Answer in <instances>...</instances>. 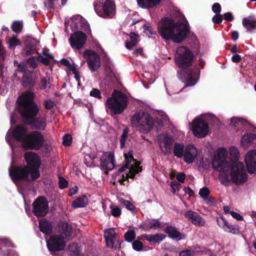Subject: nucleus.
<instances>
[{
	"instance_id": "obj_49",
	"label": "nucleus",
	"mask_w": 256,
	"mask_h": 256,
	"mask_svg": "<svg viewBox=\"0 0 256 256\" xmlns=\"http://www.w3.org/2000/svg\"><path fill=\"white\" fill-rule=\"evenodd\" d=\"M132 246L134 250L140 251L142 250L143 244L138 240H134L132 244Z\"/></svg>"
},
{
	"instance_id": "obj_63",
	"label": "nucleus",
	"mask_w": 256,
	"mask_h": 256,
	"mask_svg": "<svg viewBox=\"0 0 256 256\" xmlns=\"http://www.w3.org/2000/svg\"><path fill=\"white\" fill-rule=\"evenodd\" d=\"M50 84V81H48L47 79L45 77H42L40 80V88L42 90H45L47 88V84Z\"/></svg>"
},
{
	"instance_id": "obj_2",
	"label": "nucleus",
	"mask_w": 256,
	"mask_h": 256,
	"mask_svg": "<svg viewBox=\"0 0 256 256\" xmlns=\"http://www.w3.org/2000/svg\"><path fill=\"white\" fill-rule=\"evenodd\" d=\"M176 64L180 70L177 76L186 84L184 88L194 86L197 82L200 75V69L192 64L194 54L188 48L180 46L176 50Z\"/></svg>"
},
{
	"instance_id": "obj_53",
	"label": "nucleus",
	"mask_w": 256,
	"mask_h": 256,
	"mask_svg": "<svg viewBox=\"0 0 256 256\" xmlns=\"http://www.w3.org/2000/svg\"><path fill=\"white\" fill-rule=\"evenodd\" d=\"M68 182L63 177H60L58 180V186L60 189H64L68 187Z\"/></svg>"
},
{
	"instance_id": "obj_20",
	"label": "nucleus",
	"mask_w": 256,
	"mask_h": 256,
	"mask_svg": "<svg viewBox=\"0 0 256 256\" xmlns=\"http://www.w3.org/2000/svg\"><path fill=\"white\" fill-rule=\"evenodd\" d=\"M245 162L248 172L256 174V150L248 152L245 156Z\"/></svg>"
},
{
	"instance_id": "obj_59",
	"label": "nucleus",
	"mask_w": 256,
	"mask_h": 256,
	"mask_svg": "<svg viewBox=\"0 0 256 256\" xmlns=\"http://www.w3.org/2000/svg\"><path fill=\"white\" fill-rule=\"evenodd\" d=\"M212 22L215 24H220L222 21V16L220 14H216L212 18Z\"/></svg>"
},
{
	"instance_id": "obj_48",
	"label": "nucleus",
	"mask_w": 256,
	"mask_h": 256,
	"mask_svg": "<svg viewBox=\"0 0 256 256\" xmlns=\"http://www.w3.org/2000/svg\"><path fill=\"white\" fill-rule=\"evenodd\" d=\"M210 194V191L208 188L204 186L202 188H200L199 191L200 196L203 198L204 200H206Z\"/></svg>"
},
{
	"instance_id": "obj_62",
	"label": "nucleus",
	"mask_w": 256,
	"mask_h": 256,
	"mask_svg": "<svg viewBox=\"0 0 256 256\" xmlns=\"http://www.w3.org/2000/svg\"><path fill=\"white\" fill-rule=\"evenodd\" d=\"M28 64L30 66L33 68H35L37 66V64L35 60V58L34 56L30 57L27 60Z\"/></svg>"
},
{
	"instance_id": "obj_64",
	"label": "nucleus",
	"mask_w": 256,
	"mask_h": 256,
	"mask_svg": "<svg viewBox=\"0 0 256 256\" xmlns=\"http://www.w3.org/2000/svg\"><path fill=\"white\" fill-rule=\"evenodd\" d=\"M194 251L190 250H186L180 252L179 256H192Z\"/></svg>"
},
{
	"instance_id": "obj_24",
	"label": "nucleus",
	"mask_w": 256,
	"mask_h": 256,
	"mask_svg": "<svg viewBox=\"0 0 256 256\" xmlns=\"http://www.w3.org/2000/svg\"><path fill=\"white\" fill-rule=\"evenodd\" d=\"M196 155L197 150L193 145L188 144L186 146L183 156L186 163L188 164L192 163Z\"/></svg>"
},
{
	"instance_id": "obj_43",
	"label": "nucleus",
	"mask_w": 256,
	"mask_h": 256,
	"mask_svg": "<svg viewBox=\"0 0 256 256\" xmlns=\"http://www.w3.org/2000/svg\"><path fill=\"white\" fill-rule=\"evenodd\" d=\"M136 236V232L134 230H128L124 234L125 240L129 242H132Z\"/></svg>"
},
{
	"instance_id": "obj_35",
	"label": "nucleus",
	"mask_w": 256,
	"mask_h": 256,
	"mask_svg": "<svg viewBox=\"0 0 256 256\" xmlns=\"http://www.w3.org/2000/svg\"><path fill=\"white\" fill-rule=\"evenodd\" d=\"M88 204V198L86 196H80L72 202V206L74 208H83Z\"/></svg>"
},
{
	"instance_id": "obj_5",
	"label": "nucleus",
	"mask_w": 256,
	"mask_h": 256,
	"mask_svg": "<svg viewBox=\"0 0 256 256\" xmlns=\"http://www.w3.org/2000/svg\"><path fill=\"white\" fill-rule=\"evenodd\" d=\"M128 102V99L125 94L118 90H114L105 105L110 110V114L112 116L122 113L127 107Z\"/></svg>"
},
{
	"instance_id": "obj_30",
	"label": "nucleus",
	"mask_w": 256,
	"mask_h": 256,
	"mask_svg": "<svg viewBox=\"0 0 256 256\" xmlns=\"http://www.w3.org/2000/svg\"><path fill=\"white\" fill-rule=\"evenodd\" d=\"M242 25L248 32H252L256 29V20L252 18H244L242 19Z\"/></svg>"
},
{
	"instance_id": "obj_45",
	"label": "nucleus",
	"mask_w": 256,
	"mask_h": 256,
	"mask_svg": "<svg viewBox=\"0 0 256 256\" xmlns=\"http://www.w3.org/2000/svg\"><path fill=\"white\" fill-rule=\"evenodd\" d=\"M160 222L156 219H152L148 222L147 228L149 229H157L160 226Z\"/></svg>"
},
{
	"instance_id": "obj_47",
	"label": "nucleus",
	"mask_w": 256,
	"mask_h": 256,
	"mask_svg": "<svg viewBox=\"0 0 256 256\" xmlns=\"http://www.w3.org/2000/svg\"><path fill=\"white\" fill-rule=\"evenodd\" d=\"M143 28L144 33L148 35V37H150L152 34H156V31L154 30L152 26H150L144 24L143 25Z\"/></svg>"
},
{
	"instance_id": "obj_21",
	"label": "nucleus",
	"mask_w": 256,
	"mask_h": 256,
	"mask_svg": "<svg viewBox=\"0 0 256 256\" xmlns=\"http://www.w3.org/2000/svg\"><path fill=\"white\" fill-rule=\"evenodd\" d=\"M217 224L218 226L225 232L232 233L234 234L239 233V227L238 225H234L229 223L222 217L217 218Z\"/></svg>"
},
{
	"instance_id": "obj_27",
	"label": "nucleus",
	"mask_w": 256,
	"mask_h": 256,
	"mask_svg": "<svg viewBox=\"0 0 256 256\" xmlns=\"http://www.w3.org/2000/svg\"><path fill=\"white\" fill-rule=\"evenodd\" d=\"M162 142L164 144L163 146L160 145L162 152L164 154H171L174 144V140L172 138L166 135L164 138Z\"/></svg>"
},
{
	"instance_id": "obj_34",
	"label": "nucleus",
	"mask_w": 256,
	"mask_h": 256,
	"mask_svg": "<svg viewBox=\"0 0 256 256\" xmlns=\"http://www.w3.org/2000/svg\"><path fill=\"white\" fill-rule=\"evenodd\" d=\"M184 151L185 149L184 144L178 142L174 144L173 152L176 156L178 158H181L184 156Z\"/></svg>"
},
{
	"instance_id": "obj_56",
	"label": "nucleus",
	"mask_w": 256,
	"mask_h": 256,
	"mask_svg": "<svg viewBox=\"0 0 256 256\" xmlns=\"http://www.w3.org/2000/svg\"><path fill=\"white\" fill-rule=\"evenodd\" d=\"M90 94L91 96L98 98L100 100L102 98L100 92L98 88H92V90L90 92Z\"/></svg>"
},
{
	"instance_id": "obj_58",
	"label": "nucleus",
	"mask_w": 256,
	"mask_h": 256,
	"mask_svg": "<svg viewBox=\"0 0 256 256\" xmlns=\"http://www.w3.org/2000/svg\"><path fill=\"white\" fill-rule=\"evenodd\" d=\"M58 0H46L44 2V5L48 9H54L55 7V2Z\"/></svg>"
},
{
	"instance_id": "obj_44",
	"label": "nucleus",
	"mask_w": 256,
	"mask_h": 256,
	"mask_svg": "<svg viewBox=\"0 0 256 256\" xmlns=\"http://www.w3.org/2000/svg\"><path fill=\"white\" fill-rule=\"evenodd\" d=\"M21 42L16 36L11 38L8 40V48L10 49L14 48L16 46L20 45Z\"/></svg>"
},
{
	"instance_id": "obj_50",
	"label": "nucleus",
	"mask_w": 256,
	"mask_h": 256,
	"mask_svg": "<svg viewBox=\"0 0 256 256\" xmlns=\"http://www.w3.org/2000/svg\"><path fill=\"white\" fill-rule=\"evenodd\" d=\"M0 252L2 256H19L18 254L14 250H8L6 252L2 250L1 248H0Z\"/></svg>"
},
{
	"instance_id": "obj_54",
	"label": "nucleus",
	"mask_w": 256,
	"mask_h": 256,
	"mask_svg": "<svg viewBox=\"0 0 256 256\" xmlns=\"http://www.w3.org/2000/svg\"><path fill=\"white\" fill-rule=\"evenodd\" d=\"M36 60L38 62H40L45 66H49L50 65V60L48 58H44L40 54L37 56Z\"/></svg>"
},
{
	"instance_id": "obj_61",
	"label": "nucleus",
	"mask_w": 256,
	"mask_h": 256,
	"mask_svg": "<svg viewBox=\"0 0 256 256\" xmlns=\"http://www.w3.org/2000/svg\"><path fill=\"white\" fill-rule=\"evenodd\" d=\"M222 8L219 3L216 2L212 6V10L216 14H220L221 12Z\"/></svg>"
},
{
	"instance_id": "obj_37",
	"label": "nucleus",
	"mask_w": 256,
	"mask_h": 256,
	"mask_svg": "<svg viewBox=\"0 0 256 256\" xmlns=\"http://www.w3.org/2000/svg\"><path fill=\"white\" fill-rule=\"evenodd\" d=\"M146 240L150 242H154L160 244L164 239L166 236L164 234H147Z\"/></svg>"
},
{
	"instance_id": "obj_6",
	"label": "nucleus",
	"mask_w": 256,
	"mask_h": 256,
	"mask_svg": "<svg viewBox=\"0 0 256 256\" xmlns=\"http://www.w3.org/2000/svg\"><path fill=\"white\" fill-rule=\"evenodd\" d=\"M44 142V138L42 133L38 130H32L27 134L22 146L27 150H38L43 147Z\"/></svg>"
},
{
	"instance_id": "obj_57",
	"label": "nucleus",
	"mask_w": 256,
	"mask_h": 256,
	"mask_svg": "<svg viewBox=\"0 0 256 256\" xmlns=\"http://www.w3.org/2000/svg\"><path fill=\"white\" fill-rule=\"evenodd\" d=\"M112 210V214L115 217L119 216L122 213L121 210L118 207H114L112 206H110Z\"/></svg>"
},
{
	"instance_id": "obj_60",
	"label": "nucleus",
	"mask_w": 256,
	"mask_h": 256,
	"mask_svg": "<svg viewBox=\"0 0 256 256\" xmlns=\"http://www.w3.org/2000/svg\"><path fill=\"white\" fill-rule=\"evenodd\" d=\"M170 186L173 190V193H175L176 191H178L181 187L180 184L176 181H172L171 182Z\"/></svg>"
},
{
	"instance_id": "obj_26",
	"label": "nucleus",
	"mask_w": 256,
	"mask_h": 256,
	"mask_svg": "<svg viewBox=\"0 0 256 256\" xmlns=\"http://www.w3.org/2000/svg\"><path fill=\"white\" fill-rule=\"evenodd\" d=\"M39 228L41 232L49 236L52 232V225L51 222L46 219H42L38 222Z\"/></svg>"
},
{
	"instance_id": "obj_51",
	"label": "nucleus",
	"mask_w": 256,
	"mask_h": 256,
	"mask_svg": "<svg viewBox=\"0 0 256 256\" xmlns=\"http://www.w3.org/2000/svg\"><path fill=\"white\" fill-rule=\"evenodd\" d=\"M0 243L6 247H15V245L8 239L6 238H0Z\"/></svg>"
},
{
	"instance_id": "obj_33",
	"label": "nucleus",
	"mask_w": 256,
	"mask_h": 256,
	"mask_svg": "<svg viewBox=\"0 0 256 256\" xmlns=\"http://www.w3.org/2000/svg\"><path fill=\"white\" fill-rule=\"evenodd\" d=\"M164 232L168 234L170 238L173 239L178 238L181 235L180 232L176 228L170 226L166 227Z\"/></svg>"
},
{
	"instance_id": "obj_1",
	"label": "nucleus",
	"mask_w": 256,
	"mask_h": 256,
	"mask_svg": "<svg viewBox=\"0 0 256 256\" xmlns=\"http://www.w3.org/2000/svg\"><path fill=\"white\" fill-rule=\"evenodd\" d=\"M227 150L224 148L218 150L217 156H214L212 166L216 171H219V180L222 184L228 186L230 182L236 184L244 183L248 180L244 166L242 162H228L226 160Z\"/></svg>"
},
{
	"instance_id": "obj_11",
	"label": "nucleus",
	"mask_w": 256,
	"mask_h": 256,
	"mask_svg": "<svg viewBox=\"0 0 256 256\" xmlns=\"http://www.w3.org/2000/svg\"><path fill=\"white\" fill-rule=\"evenodd\" d=\"M192 130L196 137L204 138L209 132L208 124L202 118H196L192 122Z\"/></svg>"
},
{
	"instance_id": "obj_52",
	"label": "nucleus",
	"mask_w": 256,
	"mask_h": 256,
	"mask_svg": "<svg viewBox=\"0 0 256 256\" xmlns=\"http://www.w3.org/2000/svg\"><path fill=\"white\" fill-rule=\"evenodd\" d=\"M72 142V136L67 134L64 136L63 137V142L62 144L64 146H70Z\"/></svg>"
},
{
	"instance_id": "obj_10",
	"label": "nucleus",
	"mask_w": 256,
	"mask_h": 256,
	"mask_svg": "<svg viewBox=\"0 0 256 256\" xmlns=\"http://www.w3.org/2000/svg\"><path fill=\"white\" fill-rule=\"evenodd\" d=\"M32 205V212L36 217H44L48 214L49 209L48 202L44 196L37 198Z\"/></svg>"
},
{
	"instance_id": "obj_7",
	"label": "nucleus",
	"mask_w": 256,
	"mask_h": 256,
	"mask_svg": "<svg viewBox=\"0 0 256 256\" xmlns=\"http://www.w3.org/2000/svg\"><path fill=\"white\" fill-rule=\"evenodd\" d=\"M24 158L28 169L32 172V181H34L40 177L39 168L42 164L40 156L35 152H28L24 154Z\"/></svg>"
},
{
	"instance_id": "obj_14",
	"label": "nucleus",
	"mask_w": 256,
	"mask_h": 256,
	"mask_svg": "<svg viewBox=\"0 0 256 256\" xmlns=\"http://www.w3.org/2000/svg\"><path fill=\"white\" fill-rule=\"evenodd\" d=\"M86 40V34L80 30L74 32L69 38L70 46L72 48L76 50H80L82 48Z\"/></svg>"
},
{
	"instance_id": "obj_38",
	"label": "nucleus",
	"mask_w": 256,
	"mask_h": 256,
	"mask_svg": "<svg viewBox=\"0 0 256 256\" xmlns=\"http://www.w3.org/2000/svg\"><path fill=\"white\" fill-rule=\"evenodd\" d=\"M35 81L32 76L30 75L24 76L22 80V86L25 88H28L30 90H32L35 85Z\"/></svg>"
},
{
	"instance_id": "obj_29",
	"label": "nucleus",
	"mask_w": 256,
	"mask_h": 256,
	"mask_svg": "<svg viewBox=\"0 0 256 256\" xmlns=\"http://www.w3.org/2000/svg\"><path fill=\"white\" fill-rule=\"evenodd\" d=\"M59 230H60L66 238L72 235V228L68 222L64 221L60 222L58 225Z\"/></svg>"
},
{
	"instance_id": "obj_46",
	"label": "nucleus",
	"mask_w": 256,
	"mask_h": 256,
	"mask_svg": "<svg viewBox=\"0 0 256 256\" xmlns=\"http://www.w3.org/2000/svg\"><path fill=\"white\" fill-rule=\"evenodd\" d=\"M120 204L125 206L128 210L130 211H134L135 210V206L130 201L124 199H121L120 200Z\"/></svg>"
},
{
	"instance_id": "obj_9",
	"label": "nucleus",
	"mask_w": 256,
	"mask_h": 256,
	"mask_svg": "<svg viewBox=\"0 0 256 256\" xmlns=\"http://www.w3.org/2000/svg\"><path fill=\"white\" fill-rule=\"evenodd\" d=\"M9 175L14 182L16 181H26L29 180L30 175L32 180V172L30 170L28 166H17L9 169Z\"/></svg>"
},
{
	"instance_id": "obj_15",
	"label": "nucleus",
	"mask_w": 256,
	"mask_h": 256,
	"mask_svg": "<svg viewBox=\"0 0 256 256\" xmlns=\"http://www.w3.org/2000/svg\"><path fill=\"white\" fill-rule=\"evenodd\" d=\"M71 28L72 30H84L87 34L92 36V31L88 22L84 19L82 16L78 15L74 16L72 18Z\"/></svg>"
},
{
	"instance_id": "obj_28",
	"label": "nucleus",
	"mask_w": 256,
	"mask_h": 256,
	"mask_svg": "<svg viewBox=\"0 0 256 256\" xmlns=\"http://www.w3.org/2000/svg\"><path fill=\"white\" fill-rule=\"evenodd\" d=\"M241 144L243 146H248L251 144H256V134L247 133L244 134L241 139Z\"/></svg>"
},
{
	"instance_id": "obj_23",
	"label": "nucleus",
	"mask_w": 256,
	"mask_h": 256,
	"mask_svg": "<svg viewBox=\"0 0 256 256\" xmlns=\"http://www.w3.org/2000/svg\"><path fill=\"white\" fill-rule=\"evenodd\" d=\"M25 124L30 126L34 129L36 130H44L46 126V122L45 118L43 117H35L32 118Z\"/></svg>"
},
{
	"instance_id": "obj_42",
	"label": "nucleus",
	"mask_w": 256,
	"mask_h": 256,
	"mask_svg": "<svg viewBox=\"0 0 256 256\" xmlns=\"http://www.w3.org/2000/svg\"><path fill=\"white\" fill-rule=\"evenodd\" d=\"M22 22L20 21H14L11 26L12 31L17 34L20 33L22 32Z\"/></svg>"
},
{
	"instance_id": "obj_4",
	"label": "nucleus",
	"mask_w": 256,
	"mask_h": 256,
	"mask_svg": "<svg viewBox=\"0 0 256 256\" xmlns=\"http://www.w3.org/2000/svg\"><path fill=\"white\" fill-rule=\"evenodd\" d=\"M34 94L32 92H28L18 97L17 100L18 110L24 124L32 118L37 116L40 106L34 101Z\"/></svg>"
},
{
	"instance_id": "obj_3",
	"label": "nucleus",
	"mask_w": 256,
	"mask_h": 256,
	"mask_svg": "<svg viewBox=\"0 0 256 256\" xmlns=\"http://www.w3.org/2000/svg\"><path fill=\"white\" fill-rule=\"evenodd\" d=\"M158 30L163 39L172 40L178 44L183 42L190 34L188 22H176L169 18H164L160 20L158 25Z\"/></svg>"
},
{
	"instance_id": "obj_12",
	"label": "nucleus",
	"mask_w": 256,
	"mask_h": 256,
	"mask_svg": "<svg viewBox=\"0 0 256 256\" xmlns=\"http://www.w3.org/2000/svg\"><path fill=\"white\" fill-rule=\"evenodd\" d=\"M96 14L104 18H112L115 14V4L111 0H106L102 6H94Z\"/></svg>"
},
{
	"instance_id": "obj_19",
	"label": "nucleus",
	"mask_w": 256,
	"mask_h": 256,
	"mask_svg": "<svg viewBox=\"0 0 256 256\" xmlns=\"http://www.w3.org/2000/svg\"><path fill=\"white\" fill-rule=\"evenodd\" d=\"M114 228H108L104 230V238L107 246L111 248H117L118 246H120L118 240H117V243L116 244L117 240Z\"/></svg>"
},
{
	"instance_id": "obj_55",
	"label": "nucleus",
	"mask_w": 256,
	"mask_h": 256,
	"mask_svg": "<svg viewBox=\"0 0 256 256\" xmlns=\"http://www.w3.org/2000/svg\"><path fill=\"white\" fill-rule=\"evenodd\" d=\"M44 104L46 110H50L54 106V102L51 100H45L44 101Z\"/></svg>"
},
{
	"instance_id": "obj_41",
	"label": "nucleus",
	"mask_w": 256,
	"mask_h": 256,
	"mask_svg": "<svg viewBox=\"0 0 256 256\" xmlns=\"http://www.w3.org/2000/svg\"><path fill=\"white\" fill-rule=\"evenodd\" d=\"M124 156L125 158V164H128V166H130V164L132 162H134V166H135L138 164L136 162H138L136 160H135L133 156V151L130 150L128 154H124Z\"/></svg>"
},
{
	"instance_id": "obj_17",
	"label": "nucleus",
	"mask_w": 256,
	"mask_h": 256,
	"mask_svg": "<svg viewBox=\"0 0 256 256\" xmlns=\"http://www.w3.org/2000/svg\"><path fill=\"white\" fill-rule=\"evenodd\" d=\"M27 125H24L21 124H16L12 131V135L14 138L22 144L24 142V140L26 138L28 132V128Z\"/></svg>"
},
{
	"instance_id": "obj_36",
	"label": "nucleus",
	"mask_w": 256,
	"mask_h": 256,
	"mask_svg": "<svg viewBox=\"0 0 256 256\" xmlns=\"http://www.w3.org/2000/svg\"><path fill=\"white\" fill-rule=\"evenodd\" d=\"M138 163L136 166H132L130 168V172L126 174V179H128L129 178L133 179L134 178L136 174H138L142 170V168L140 166V162H136Z\"/></svg>"
},
{
	"instance_id": "obj_13",
	"label": "nucleus",
	"mask_w": 256,
	"mask_h": 256,
	"mask_svg": "<svg viewBox=\"0 0 256 256\" xmlns=\"http://www.w3.org/2000/svg\"><path fill=\"white\" fill-rule=\"evenodd\" d=\"M84 56L86 59L88 67L92 72L96 71L101 65L100 59L94 51L86 50L84 52Z\"/></svg>"
},
{
	"instance_id": "obj_39",
	"label": "nucleus",
	"mask_w": 256,
	"mask_h": 256,
	"mask_svg": "<svg viewBox=\"0 0 256 256\" xmlns=\"http://www.w3.org/2000/svg\"><path fill=\"white\" fill-rule=\"evenodd\" d=\"M248 123V122L242 118H232L230 120V125L235 128L246 125Z\"/></svg>"
},
{
	"instance_id": "obj_31",
	"label": "nucleus",
	"mask_w": 256,
	"mask_h": 256,
	"mask_svg": "<svg viewBox=\"0 0 256 256\" xmlns=\"http://www.w3.org/2000/svg\"><path fill=\"white\" fill-rule=\"evenodd\" d=\"M161 0H138V4L142 8H154L160 2Z\"/></svg>"
},
{
	"instance_id": "obj_22",
	"label": "nucleus",
	"mask_w": 256,
	"mask_h": 256,
	"mask_svg": "<svg viewBox=\"0 0 256 256\" xmlns=\"http://www.w3.org/2000/svg\"><path fill=\"white\" fill-rule=\"evenodd\" d=\"M184 216L196 226H202L205 224L204 219L196 212L188 210L184 213Z\"/></svg>"
},
{
	"instance_id": "obj_16",
	"label": "nucleus",
	"mask_w": 256,
	"mask_h": 256,
	"mask_svg": "<svg viewBox=\"0 0 256 256\" xmlns=\"http://www.w3.org/2000/svg\"><path fill=\"white\" fill-rule=\"evenodd\" d=\"M66 244L60 235L51 236L47 241V247L50 252H58L64 249Z\"/></svg>"
},
{
	"instance_id": "obj_8",
	"label": "nucleus",
	"mask_w": 256,
	"mask_h": 256,
	"mask_svg": "<svg viewBox=\"0 0 256 256\" xmlns=\"http://www.w3.org/2000/svg\"><path fill=\"white\" fill-rule=\"evenodd\" d=\"M151 118V116L148 113L137 112L132 117L130 120L132 124L138 127L140 131L148 132L152 130Z\"/></svg>"
},
{
	"instance_id": "obj_25",
	"label": "nucleus",
	"mask_w": 256,
	"mask_h": 256,
	"mask_svg": "<svg viewBox=\"0 0 256 256\" xmlns=\"http://www.w3.org/2000/svg\"><path fill=\"white\" fill-rule=\"evenodd\" d=\"M38 42L34 38L28 36L25 42L24 51L26 56H30L34 54L36 50Z\"/></svg>"
},
{
	"instance_id": "obj_32",
	"label": "nucleus",
	"mask_w": 256,
	"mask_h": 256,
	"mask_svg": "<svg viewBox=\"0 0 256 256\" xmlns=\"http://www.w3.org/2000/svg\"><path fill=\"white\" fill-rule=\"evenodd\" d=\"M129 36L130 40L126 42V47L128 50H131L136 46L138 42V35L134 32H131L129 34Z\"/></svg>"
},
{
	"instance_id": "obj_18",
	"label": "nucleus",
	"mask_w": 256,
	"mask_h": 256,
	"mask_svg": "<svg viewBox=\"0 0 256 256\" xmlns=\"http://www.w3.org/2000/svg\"><path fill=\"white\" fill-rule=\"evenodd\" d=\"M100 165L102 168L107 172L106 174H108V171L112 170L115 167L114 157L112 152H104L100 158Z\"/></svg>"
},
{
	"instance_id": "obj_40",
	"label": "nucleus",
	"mask_w": 256,
	"mask_h": 256,
	"mask_svg": "<svg viewBox=\"0 0 256 256\" xmlns=\"http://www.w3.org/2000/svg\"><path fill=\"white\" fill-rule=\"evenodd\" d=\"M150 124L152 125V130L155 128L158 132L161 130L164 125V122L160 118H156L154 120L152 118Z\"/></svg>"
}]
</instances>
